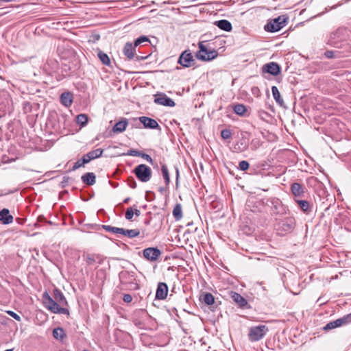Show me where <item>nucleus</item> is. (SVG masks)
Returning <instances> with one entry per match:
<instances>
[{
  "label": "nucleus",
  "mask_w": 351,
  "mask_h": 351,
  "mask_svg": "<svg viewBox=\"0 0 351 351\" xmlns=\"http://www.w3.org/2000/svg\"><path fill=\"white\" fill-rule=\"evenodd\" d=\"M101 228L107 232L114 234H121V228L111 226L110 225H101Z\"/></svg>",
  "instance_id": "nucleus-37"
},
{
  "label": "nucleus",
  "mask_w": 351,
  "mask_h": 351,
  "mask_svg": "<svg viewBox=\"0 0 351 351\" xmlns=\"http://www.w3.org/2000/svg\"><path fill=\"white\" fill-rule=\"evenodd\" d=\"M97 260L98 261V263H99V264H100V265H101V264H102V263H103V260H102V258L100 257V256H99V255H96V261H97Z\"/></svg>",
  "instance_id": "nucleus-62"
},
{
  "label": "nucleus",
  "mask_w": 351,
  "mask_h": 351,
  "mask_svg": "<svg viewBox=\"0 0 351 351\" xmlns=\"http://www.w3.org/2000/svg\"><path fill=\"white\" fill-rule=\"evenodd\" d=\"M257 114H258V117L263 121H267V119L270 116L267 112H266L263 110H258Z\"/></svg>",
  "instance_id": "nucleus-41"
},
{
  "label": "nucleus",
  "mask_w": 351,
  "mask_h": 351,
  "mask_svg": "<svg viewBox=\"0 0 351 351\" xmlns=\"http://www.w3.org/2000/svg\"><path fill=\"white\" fill-rule=\"evenodd\" d=\"M126 285L130 290H138L140 289L139 285L133 281L128 282Z\"/></svg>",
  "instance_id": "nucleus-45"
},
{
  "label": "nucleus",
  "mask_w": 351,
  "mask_h": 351,
  "mask_svg": "<svg viewBox=\"0 0 351 351\" xmlns=\"http://www.w3.org/2000/svg\"><path fill=\"white\" fill-rule=\"evenodd\" d=\"M173 216L176 220L178 221L182 217V210L180 204H177L173 210Z\"/></svg>",
  "instance_id": "nucleus-36"
},
{
  "label": "nucleus",
  "mask_w": 351,
  "mask_h": 351,
  "mask_svg": "<svg viewBox=\"0 0 351 351\" xmlns=\"http://www.w3.org/2000/svg\"><path fill=\"white\" fill-rule=\"evenodd\" d=\"M128 124V122L126 119H123L122 120L117 122L115 125L113 126L112 130L114 133H121L125 130L126 127Z\"/></svg>",
  "instance_id": "nucleus-25"
},
{
  "label": "nucleus",
  "mask_w": 351,
  "mask_h": 351,
  "mask_svg": "<svg viewBox=\"0 0 351 351\" xmlns=\"http://www.w3.org/2000/svg\"><path fill=\"white\" fill-rule=\"evenodd\" d=\"M233 110L237 115L245 117L247 112V108L245 105L241 104H237L234 105Z\"/></svg>",
  "instance_id": "nucleus-34"
},
{
  "label": "nucleus",
  "mask_w": 351,
  "mask_h": 351,
  "mask_svg": "<svg viewBox=\"0 0 351 351\" xmlns=\"http://www.w3.org/2000/svg\"><path fill=\"white\" fill-rule=\"evenodd\" d=\"M134 215L136 217H139L141 215V211L138 209H134Z\"/></svg>",
  "instance_id": "nucleus-61"
},
{
  "label": "nucleus",
  "mask_w": 351,
  "mask_h": 351,
  "mask_svg": "<svg viewBox=\"0 0 351 351\" xmlns=\"http://www.w3.org/2000/svg\"><path fill=\"white\" fill-rule=\"evenodd\" d=\"M135 48L132 43L128 42L123 47V53L129 60H132L135 56Z\"/></svg>",
  "instance_id": "nucleus-20"
},
{
  "label": "nucleus",
  "mask_w": 351,
  "mask_h": 351,
  "mask_svg": "<svg viewBox=\"0 0 351 351\" xmlns=\"http://www.w3.org/2000/svg\"><path fill=\"white\" fill-rule=\"evenodd\" d=\"M334 51L330 50H327L324 53V56L327 58H334Z\"/></svg>",
  "instance_id": "nucleus-56"
},
{
  "label": "nucleus",
  "mask_w": 351,
  "mask_h": 351,
  "mask_svg": "<svg viewBox=\"0 0 351 351\" xmlns=\"http://www.w3.org/2000/svg\"><path fill=\"white\" fill-rule=\"evenodd\" d=\"M128 185L132 189H136L137 186V183L133 176H129L127 178Z\"/></svg>",
  "instance_id": "nucleus-44"
},
{
  "label": "nucleus",
  "mask_w": 351,
  "mask_h": 351,
  "mask_svg": "<svg viewBox=\"0 0 351 351\" xmlns=\"http://www.w3.org/2000/svg\"><path fill=\"white\" fill-rule=\"evenodd\" d=\"M123 234L130 239H133L134 237H138L140 234V231L138 229H124L121 228V234Z\"/></svg>",
  "instance_id": "nucleus-29"
},
{
  "label": "nucleus",
  "mask_w": 351,
  "mask_h": 351,
  "mask_svg": "<svg viewBox=\"0 0 351 351\" xmlns=\"http://www.w3.org/2000/svg\"><path fill=\"white\" fill-rule=\"evenodd\" d=\"M351 323V313L341 317L339 318L335 321H332L328 322L325 325L324 327V330H330L338 327H340L343 325H346L348 324Z\"/></svg>",
  "instance_id": "nucleus-11"
},
{
  "label": "nucleus",
  "mask_w": 351,
  "mask_h": 351,
  "mask_svg": "<svg viewBox=\"0 0 351 351\" xmlns=\"http://www.w3.org/2000/svg\"><path fill=\"white\" fill-rule=\"evenodd\" d=\"M213 24L215 26H217L218 28H219L220 29L227 32H230L232 29V23L226 19H221L219 21H215L213 23Z\"/></svg>",
  "instance_id": "nucleus-19"
},
{
  "label": "nucleus",
  "mask_w": 351,
  "mask_h": 351,
  "mask_svg": "<svg viewBox=\"0 0 351 351\" xmlns=\"http://www.w3.org/2000/svg\"><path fill=\"white\" fill-rule=\"evenodd\" d=\"M178 63L184 68L194 66L196 64V60L193 58L192 53L189 49L184 50L180 55Z\"/></svg>",
  "instance_id": "nucleus-10"
},
{
  "label": "nucleus",
  "mask_w": 351,
  "mask_h": 351,
  "mask_svg": "<svg viewBox=\"0 0 351 351\" xmlns=\"http://www.w3.org/2000/svg\"><path fill=\"white\" fill-rule=\"evenodd\" d=\"M143 43H150L149 38L146 36H141L134 41V47H138L139 45Z\"/></svg>",
  "instance_id": "nucleus-39"
},
{
  "label": "nucleus",
  "mask_w": 351,
  "mask_h": 351,
  "mask_svg": "<svg viewBox=\"0 0 351 351\" xmlns=\"http://www.w3.org/2000/svg\"><path fill=\"white\" fill-rule=\"evenodd\" d=\"M305 189L302 184L298 182H293L291 185V191L294 195L295 199H300L304 197Z\"/></svg>",
  "instance_id": "nucleus-17"
},
{
  "label": "nucleus",
  "mask_w": 351,
  "mask_h": 351,
  "mask_svg": "<svg viewBox=\"0 0 351 351\" xmlns=\"http://www.w3.org/2000/svg\"><path fill=\"white\" fill-rule=\"evenodd\" d=\"M252 93L254 95H256V96H258L259 95V93H260V90L259 88L257 87V86H254L252 88Z\"/></svg>",
  "instance_id": "nucleus-58"
},
{
  "label": "nucleus",
  "mask_w": 351,
  "mask_h": 351,
  "mask_svg": "<svg viewBox=\"0 0 351 351\" xmlns=\"http://www.w3.org/2000/svg\"><path fill=\"white\" fill-rule=\"evenodd\" d=\"M250 167V163L247 160H241L239 163V169L241 171H246Z\"/></svg>",
  "instance_id": "nucleus-42"
},
{
  "label": "nucleus",
  "mask_w": 351,
  "mask_h": 351,
  "mask_svg": "<svg viewBox=\"0 0 351 351\" xmlns=\"http://www.w3.org/2000/svg\"><path fill=\"white\" fill-rule=\"evenodd\" d=\"M199 50L195 53L197 59L201 61L209 62L215 59L219 53L215 49H208L204 42L198 43Z\"/></svg>",
  "instance_id": "nucleus-3"
},
{
  "label": "nucleus",
  "mask_w": 351,
  "mask_h": 351,
  "mask_svg": "<svg viewBox=\"0 0 351 351\" xmlns=\"http://www.w3.org/2000/svg\"><path fill=\"white\" fill-rule=\"evenodd\" d=\"M138 120L141 122V123H142L143 125L145 128L152 129V130H156V129L160 130V127L159 124L158 123V122L152 118L143 116V117H140L138 118Z\"/></svg>",
  "instance_id": "nucleus-15"
},
{
  "label": "nucleus",
  "mask_w": 351,
  "mask_h": 351,
  "mask_svg": "<svg viewBox=\"0 0 351 351\" xmlns=\"http://www.w3.org/2000/svg\"><path fill=\"white\" fill-rule=\"evenodd\" d=\"M175 171H176V187H178L179 179H180V171H179V168L177 166H175Z\"/></svg>",
  "instance_id": "nucleus-52"
},
{
  "label": "nucleus",
  "mask_w": 351,
  "mask_h": 351,
  "mask_svg": "<svg viewBox=\"0 0 351 351\" xmlns=\"http://www.w3.org/2000/svg\"><path fill=\"white\" fill-rule=\"evenodd\" d=\"M161 250H159L157 247H149L143 250V257L150 262L157 261L160 256L161 255Z\"/></svg>",
  "instance_id": "nucleus-12"
},
{
  "label": "nucleus",
  "mask_w": 351,
  "mask_h": 351,
  "mask_svg": "<svg viewBox=\"0 0 351 351\" xmlns=\"http://www.w3.org/2000/svg\"><path fill=\"white\" fill-rule=\"evenodd\" d=\"M232 132L229 129H223L221 131V136L223 139H229L231 137Z\"/></svg>",
  "instance_id": "nucleus-43"
},
{
  "label": "nucleus",
  "mask_w": 351,
  "mask_h": 351,
  "mask_svg": "<svg viewBox=\"0 0 351 351\" xmlns=\"http://www.w3.org/2000/svg\"><path fill=\"white\" fill-rule=\"evenodd\" d=\"M295 226V220L292 217H285L283 219L277 221L275 223V230L280 236L291 232Z\"/></svg>",
  "instance_id": "nucleus-1"
},
{
  "label": "nucleus",
  "mask_w": 351,
  "mask_h": 351,
  "mask_svg": "<svg viewBox=\"0 0 351 351\" xmlns=\"http://www.w3.org/2000/svg\"><path fill=\"white\" fill-rule=\"evenodd\" d=\"M134 215V209L132 207L128 208L125 213V219L128 221H132Z\"/></svg>",
  "instance_id": "nucleus-40"
},
{
  "label": "nucleus",
  "mask_w": 351,
  "mask_h": 351,
  "mask_svg": "<svg viewBox=\"0 0 351 351\" xmlns=\"http://www.w3.org/2000/svg\"><path fill=\"white\" fill-rule=\"evenodd\" d=\"M104 150L102 149L98 148L96 149L95 150L88 152L86 155V157L88 158L91 161L92 160H94L101 156Z\"/></svg>",
  "instance_id": "nucleus-35"
},
{
  "label": "nucleus",
  "mask_w": 351,
  "mask_h": 351,
  "mask_svg": "<svg viewBox=\"0 0 351 351\" xmlns=\"http://www.w3.org/2000/svg\"><path fill=\"white\" fill-rule=\"evenodd\" d=\"M294 200L297 203L300 209L304 213L308 214L312 211L311 206L308 201L300 199H294Z\"/></svg>",
  "instance_id": "nucleus-21"
},
{
  "label": "nucleus",
  "mask_w": 351,
  "mask_h": 351,
  "mask_svg": "<svg viewBox=\"0 0 351 351\" xmlns=\"http://www.w3.org/2000/svg\"><path fill=\"white\" fill-rule=\"evenodd\" d=\"M141 151H138L137 149H131L128 151L127 155L131 156H138L140 157L141 156Z\"/></svg>",
  "instance_id": "nucleus-49"
},
{
  "label": "nucleus",
  "mask_w": 351,
  "mask_h": 351,
  "mask_svg": "<svg viewBox=\"0 0 351 351\" xmlns=\"http://www.w3.org/2000/svg\"><path fill=\"white\" fill-rule=\"evenodd\" d=\"M132 172L134 173L136 178L141 182H149L152 176V169L145 164H140L136 166L132 170Z\"/></svg>",
  "instance_id": "nucleus-6"
},
{
  "label": "nucleus",
  "mask_w": 351,
  "mask_h": 351,
  "mask_svg": "<svg viewBox=\"0 0 351 351\" xmlns=\"http://www.w3.org/2000/svg\"><path fill=\"white\" fill-rule=\"evenodd\" d=\"M90 161V159L86 157V154H84L80 159H79L77 162H75L71 170L75 171L82 166H84V165L88 163Z\"/></svg>",
  "instance_id": "nucleus-32"
},
{
  "label": "nucleus",
  "mask_w": 351,
  "mask_h": 351,
  "mask_svg": "<svg viewBox=\"0 0 351 351\" xmlns=\"http://www.w3.org/2000/svg\"><path fill=\"white\" fill-rule=\"evenodd\" d=\"M0 221L3 224H10L13 221V217L10 214L7 208H3L0 211Z\"/></svg>",
  "instance_id": "nucleus-23"
},
{
  "label": "nucleus",
  "mask_w": 351,
  "mask_h": 351,
  "mask_svg": "<svg viewBox=\"0 0 351 351\" xmlns=\"http://www.w3.org/2000/svg\"><path fill=\"white\" fill-rule=\"evenodd\" d=\"M149 56V55H145V56L135 55L134 58L136 61H141V60H144L147 59Z\"/></svg>",
  "instance_id": "nucleus-55"
},
{
  "label": "nucleus",
  "mask_w": 351,
  "mask_h": 351,
  "mask_svg": "<svg viewBox=\"0 0 351 351\" xmlns=\"http://www.w3.org/2000/svg\"><path fill=\"white\" fill-rule=\"evenodd\" d=\"M166 187H163V186H160L159 189H158V191L160 193H163L166 191Z\"/></svg>",
  "instance_id": "nucleus-63"
},
{
  "label": "nucleus",
  "mask_w": 351,
  "mask_h": 351,
  "mask_svg": "<svg viewBox=\"0 0 351 351\" xmlns=\"http://www.w3.org/2000/svg\"><path fill=\"white\" fill-rule=\"evenodd\" d=\"M168 293V286L165 282H158L155 298L156 300H165Z\"/></svg>",
  "instance_id": "nucleus-16"
},
{
  "label": "nucleus",
  "mask_w": 351,
  "mask_h": 351,
  "mask_svg": "<svg viewBox=\"0 0 351 351\" xmlns=\"http://www.w3.org/2000/svg\"><path fill=\"white\" fill-rule=\"evenodd\" d=\"M130 197H126V198H125V199H123V203H124V204H128V203L130 202Z\"/></svg>",
  "instance_id": "nucleus-64"
},
{
  "label": "nucleus",
  "mask_w": 351,
  "mask_h": 351,
  "mask_svg": "<svg viewBox=\"0 0 351 351\" xmlns=\"http://www.w3.org/2000/svg\"><path fill=\"white\" fill-rule=\"evenodd\" d=\"M62 104L66 107L70 106L73 103V95L70 92H64L60 95Z\"/></svg>",
  "instance_id": "nucleus-27"
},
{
  "label": "nucleus",
  "mask_w": 351,
  "mask_h": 351,
  "mask_svg": "<svg viewBox=\"0 0 351 351\" xmlns=\"http://www.w3.org/2000/svg\"><path fill=\"white\" fill-rule=\"evenodd\" d=\"M97 57L103 64L106 66L110 65L111 62L108 55L99 49H97Z\"/></svg>",
  "instance_id": "nucleus-30"
},
{
  "label": "nucleus",
  "mask_w": 351,
  "mask_h": 351,
  "mask_svg": "<svg viewBox=\"0 0 351 351\" xmlns=\"http://www.w3.org/2000/svg\"><path fill=\"white\" fill-rule=\"evenodd\" d=\"M250 136V132H242L239 140L233 146L234 152L239 153L246 151L249 147Z\"/></svg>",
  "instance_id": "nucleus-9"
},
{
  "label": "nucleus",
  "mask_w": 351,
  "mask_h": 351,
  "mask_svg": "<svg viewBox=\"0 0 351 351\" xmlns=\"http://www.w3.org/2000/svg\"><path fill=\"white\" fill-rule=\"evenodd\" d=\"M161 172L165 180V183L166 186H168L171 180L169 169L165 164H161Z\"/></svg>",
  "instance_id": "nucleus-33"
},
{
  "label": "nucleus",
  "mask_w": 351,
  "mask_h": 351,
  "mask_svg": "<svg viewBox=\"0 0 351 351\" xmlns=\"http://www.w3.org/2000/svg\"><path fill=\"white\" fill-rule=\"evenodd\" d=\"M288 19L287 15H280L276 18L269 19L264 26V29L267 32H277L287 25Z\"/></svg>",
  "instance_id": "nucleus-2"
},
{
  "label": "nucleus",
  "mask_w": 351,
  "mask_h": 351,
  "mask_svg": "<svg viewBox=\"0 0 351 351\" xmlns=\"http://www.w3.org/2000/svg\"><path fill=\"white\" fill-rule=\"evenodd\" d=\"M60 129L58 114L55 111H50L49 112L47 121L45 122V135L49 136L54 134L58 132Z\"/></svg>",
  "instance_id": "nucleus-4"
},
{
  "label": "nucleus",
  "mask_w": 351,
  "mask_h": 351,
  "mask_svg": "<svg viewBox=\"0 0 351 351\" xmlns=\"http://www.w3.org/2000/svg\"><path fill=\"white\" fill-rule=\"evenodd\" d=\"M230 297L232 300L237 304L238 306L241 308H247L248 302L247 300L243 297L241 294L239 293L231 291Z\"/></svg>",
  "instance_id": "nucleus-18"
},
{
  "label": "nucleus",
  "mask_w": 351,
  "mask_h": 351,
  "mask_svg": "<svg viewBox=\"0 0 351 351\" xmlns=\"http://www.w3.org/2000/svg\"><path fill=\"white\" fill-rule=\"evenodd\" d=\"M267 203L270 204L273 215H283L289 210L278 198H269L267 199Z\"/></svg>",
  "instance_id": "nucleus-8"
},
{
  "label": "nucleus",
  "mask_w": 351,
  "mask_h": 351,
  "mask_svg": "<svg viewBox=\"0 0 351 351\" xmlns=\"http://www.w3.org/2000/svg\"><path fill=\"white\" fill-rule=\"evenodd\" d=\"M77 123L81 127L85 126L88 123V117L85 114H80L77 116Z\"/></svg>",
  "instance_id": "nucleus-38"
},
{
  "label": "nucleus",
  "mask_w": 351,
  "mask_h": 351,
  "mask_svg": "<svg viewBox=\"0 0 351 351\" xmlns=\"http://www.w3.org/2000/svg\"><path fill=\"white\" fill-rule=\"evenodd\" d=\"M71 180V178L69 176H64L62 178V180L60 182V185L62 188L68 185V183L69 180Z\"/></svg>",
  "instance_id": "nucleus-50"
},
{
  "label": "nucleus",
  "mask_w": 351,
  "mask_h": 351,
  "mask_svg": "<svg viewBox=\"0 0 351 351\" xmlns=\"http://www.w3.org/2000/svg\"><path fill=\"white\" fill-rule=\"evenodd\" d=\"M343 4V2H339L337 4L332 5L329 9L328 8H326V12H328V10L336 9L337 7Z\"/></svg>",
  "instance_id": "nucleus-59"
},
{
  "label": "nucleus",
  "mask_w": 351,
  "mask_h": 351,
  "mask_svg": "<svg viewBox=\"0 0 351 351\" xmlns=\"http://www.w3.org/2000/svg\"><path fill=\"white\" fill-rule=\"evenodd\" d=\"M54 141H56V140L53 138L45 139V149H47V147H50Z\"/></svg>",
  "instance_id": "nucleus-54"
},
{
  "label": "nucleus",
  "mask_w": 351,
  "mask_h": 351,
  "mask_svg": "<svg viewBox=\"0 0 351 351\" xmlns=\"http://www.w3.org/2000/svg\"><path fill=\"white\" fill-rule=\"evenodd\" d=\"M147 215L149 216V218L147 219H145L144 220V224L146 225V226H149L151 223V221H152V213L150 212L147 213Z\"/></svg>",
  "instance_id": "nucleus-57"
},
{
  "label": "nucleus",
  "mask_w": 351,
  "mask_h": 351,
  "mask_svg": "<svg viewBox=\"0 0 351 351\" xmlns=\"http://www.w3.org/2000/svg\"><path fill=\"white\" fill-rule=\"evenodd\" d=\"M199 300L200 301H202L203 303L208 306L213 305L215 302V297L213 296V295L208 292L203 293L201 295Z\"/></svg>",
  "instance_id": "nucleus-26"
},
{
  "label": "nucleus",
  "mask_w": 351,
  "mask_h": 351,
  "mask_svg": "<svg viewBox=\"0 0 351 351\" xmlns=\"http://www.w3.org/2000/svg\"><path fill=\"white\" fill-rule=\"evenodd\" d=\"M140 157H141L143 159L146 160L152 165H154V160H153V159L152 158V157L149 154H145V153L141 152Z\"/></svg>",
  "instance_id": "nucleus-48"
},
{
  "label": "nucleus",
  "mask_w": 351,
  "mask_h": 351,
  "mask_svg": "<svg viewBox=\"0 0 351 351\" xmlns=\"http://www.w3.org/2000/svg\"><path fill=\"white\" fill-rule=\"evenodd\" d=\"M86 262L89 265H93L96 262V255L88 254L86 258Z\"/></svg>",
  "instance_id": "nucleus-47"
},
{
  "label": "nucleus",
  "mask_w": 351,
  "mask_h": 351,
  "mask_svg": "<svg viewBox=\"0 0 351 351\" xmlns=\"http://www.w3.org/2000/svg\"><path fill=\"white\" fill-rule=\"evenodd\" d=\"M52 333L53 337L57 340L62 341L66 337V333L64 329L61 327L54 328Z\"/></svg>",
  "instance_id": "nucleus-31"
},
{
  "label": "nucleus",
  "mask_w": 351,
  "mask_h": 351,
  "mask_svg": "<svg viewBox=\"0 0 351 351\" xmlns=\"http://www.w3.org/2000/svg\"><path fill=\"white\" fill-rule=\"evenodd\" d=\"M154 102L157 104L168 107L176 106L175 101L162 93L155 95Z\"/></svg>",
  "instance_id": "nucleus-14"
},
{
  "label": "nucleus",
  "mask_w": 351,
  "mask_h": 351,
  "mask_svg": "<svg viewBox=\"0 0 351 351\" xmlns=\"http://www.w3.org/2000/svg\"><path fill=\"white\" fill-rule=\"evenodd\" d=\"M271 92L276 102L281 107L285 108L284 101L280 95V93L276 86H271Z\"/></svg>",
  "instance_id": "nucleus-28"
},
{
  "label": "nucleus",
  "mask_w": 351,
  "mask_h": 351,
  "mask_svg": "<svg viewBox=\"0 0 351 351\" xmlns=\"http://www.w3.org/2000/svg\"><path fill=\"white\" fill-rule=\"evenodd\" d=\"M52 298L58 301L60 304H62V306L68 305V302L66 300V298L64 297L62 291L56 287L53 289V294Z\"/></svg>",
  "instance_id": "nucleus-22"
},
{
  "label": "nucleus",
  "mask_w": 351,
  "mask_h": 351,
  "mask_svg": "<svg viewBox=\"0 0 351 351\" xmlns=\"http://www.w3.org/2000/svg\"><path fill=\"white\" fill-rule=\"evenodd\" d=\"M262 72L263 73H269L271 75L277 76L281 72V67L277 62H270L263 66Z\"/></svg>",
  "instance_id": "nucleus-13"
},
{
  "label": "nucleus",
  "mask_w": 351,
  "mask_h": 351,
  "mask_svg": "<svg viewBox=\"0 0 351 351\" xmlns=\"http://www.w3.org/2000/svg\"><path fill=\"white\" fill-rule=\"evenodd\" d=\"M268 332L265 325L252 326L249 330L248 339L250 341H258L262 339Z\"/></svg>",
  "instance_id": "nucleus-7"
},
{
  "label": "nucleus",
  "mask_w": 351,
  "mask_h": 351,
  "mask_svg": "<svg viewBox=\"0 0 351 351\" xmlns=\"http://www.w3.org/2000/svg\"><path fill=\"white\" fill-rule=\"evenodd\" d=\"M145 198L147 202H152L155 199V193L153 191H147Z\"/></svg>",
  "instance_id": "nucleus-46"
},
{
  "label": "nucleus",
  "mask_w": 351,
  "mask_h": 351,
  "mask_svg": "<svg viewBox=\"0 0 351 351\" xmlns=\"http://www.w3.org/2000/svg\"><path fill=\"white\" fill-rule=\"evenodd\" d=\"M39 315L41 316V315H42V312L38 313L36 315V317L35 323H36V324H38V325H42V322H39V321H38V315Z\"/></svg>",
  "instance_id": "nucleus-60"
},
{
  "label": "nucleus",
  "mask_w": 351,
  "mask_h": 351,
  "mask_svg": "<svg viewBox=\"0 0 351 351\" xmlns=\"http://www.w3.org/2000/svg\"><path fill=\"white\" fill-rule=\"evenodd\" d=\"M61 306L62 304H60L58 301L53 300L47 291H45V308L53 313L69 315V309Z\"/></svg>",
  "instance_id": "nucleus-5"
},
{
  "label": "nucleus",
  "mask_w": 351,
  "mask_h": 351,
  "mask_svg": "<svg viewBox=\"0 0 351 351\" xmlns=\"http://www.w3.org/2000/svg\"><path fill=\"white\" fill-rule=\"evenodd\" d=\"M123 300L125 303H130L132 300V295L130 294L125 293L123 295Z\"/></svg>",
  "instance_id": "nucleus-53"
},
{
  "label": "nucleus",
  "mask_w": 351,
  "mask_h": 351,
  "mask_svg": "<svg viewBox=\"0 0 351 351\" xmlns=\"http://www.w3.org/2000/svg\"><path fill=\"white\" fill-rule=\"evenodd\" d=\"M82 182L88 186H92L96 182V176L94 173L88 172L82 175L81 178Z\"/></svg>",
  "instance_id": "nucleus-24"
},
{
  "label": "nucleus",
  "mask_w": 351,
  "mask_h": 351,
  "mask_svg": "<svg viewBox=\"0 0 351 351\" xmlns=\"http://www.w3.org/2000/svg\"><path fill=\"white\" fill-rule=\"evenodd\" d=\"M7 313L17 321H21V317L14 311H8Z\"/></svg>",
  "instance_id": "nucleus-51"
}]
</instances>
